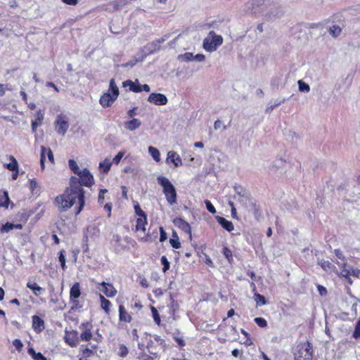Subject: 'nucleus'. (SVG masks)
<instances>
[{"mask_svg": "<svg viewBox=\"0 0 360 360\" xmlns=\"http://www.w3.org/2000/svg\"><path fill=\"white\" fill-rule=\"evenodd\" d=\"M222 253L230 264L233 262V253L231 249L224 246L222 249Z\"/></svg>", "mask_w": 360, "mask_h": 360, "instance_id": "e433bc0d", "label": "nucleus"}, {"mask_svg": "<svg viewBox=\"0 0 360 360\" xmlns=\"http://www.w3.org/2000/svg\"><path fill=\"white\" fill-rule=\"evenodd\" d=\"M148 224L147 217H138L136 219V231H146V226Z\"/></svg>", "mask_w": 360, "mask_h": 360, "instance_id": "a878e982", "label": "nucleus"}, {"mask_svg": "<svg viewBox=\"0 0 360 360\" xmlns=\"http://www.w3.org/2000/svg\"><path fill=\"white\" fill-rule=\"evenodd\" d=\"M159 229H160V241L164 242L167 238V233L165 232V231L162 226H160L159 228Z\"/></svg>", "mask_w": 360, "mask_h": 360, "instance_id": "6e6d98bb", "label": "nucleus"}, {"mask_svg": "<svg viewBox=\"0 0 360 360\" xmlns=\"http://www.w3.org/2000/svg\"><path fill=\"white\" fill-rule=\"evenodd\" d=\"M254 299L256 302L257 307H261L262 305H265L267 304V301L265 297L263 296L262 295H260L259 293L255 292L254 294Z\"/></svg>", "mask_w": 360, "mask_h": 360, "instance_id": "2f4dec72", "label": "nucleus"}, {"mask_svg": "<svg viewBox=\"0 0 360 360\" xmlns=\"http://www.w3.org/2000/svg\"><path fill=\"white\" fill-rule=\"evenodd\" d=\"M134 211H135L136 214L139 217H147V215L145 213V212L141 208L140 205L138 203L134 205Z\"/></svg>", "mask_w": 360, "mask_h": 360, "instance_id": "49530a36", "label": "nucleus"}, {"mask_svg": "<svg viewBox=\"0 0 360 360\" xmlns=\"http://www.w3.org/2000/svg\"><path fill=\"white\" fill-rule=\"evenodd\" d=\"M27 288H28L30 290H32L33 291V293L36 296H38V295H41L44 291V289L42 288L41 287L37 285V283H35V282H30V281H29L27 283Z\"/></svg>", "mask_w": 360, "mask_h": 360, "instance_id": "cd10ccee", "label": "nucleus"}, {"mask_svg": "<svg viewBox=\"0 0 360 360\" xmlns=\"http://www.w3.org/2000/svg\"><path fill=\"white\" fill-rule=\"evenodd\" d=\"M148 101L156 105H164L167 103V98L160 93H152L148 98Z\"/></svg>", "mask_w": 360, "mask_h": 360, "instance_id": "1a4fd4ad", "label": "nucleus"}, {"mask_svg": "<svg viewBox=\"0 0 360 360\" xmlns=\"http://www.w3.org/2000/svg\"><path fill=\"white\" fill-rule=\"evenodd\" d=\"M347 266V264L346 263H343L341 266V269H342V272H341V274H342V276L346 278H349V276L350 275H352L353 276H355V277H359V275H360V269H359L358 268H355V269H352V270L350 271L349 269H347L346 268Z\"/></svg>", "mask_w": 360, "mask_h": 360, "instance_id": "dca6fc26", "label": "nucleus"}, {"mask_svg": "<svg viewBox=\"0 0 360 360\" xmlns=\"http://www.w3.org/2000/svg\"><path fill=\"white\" fill-rule=\"evenodd\" d=\"M150 311H151V313H152V316H153V319L154 320V322L158 326H160V324H161V319H160V314H159V312H158V309L154 306H150Z\"/></svg>", "mask_w": 360, "mask_h": 360, "instance_id": "473e14b6", "label": "nucleus"}, {"mask_svg": "<svg viewBox=\"0 0 360 360\" xmlns=\"http://www.w3.org/2000/svg\"><path fill=\"white\" fill-rule=\"evenodd\" d=\"M205 204L206 205L207 210L212 214H215L217 210L214 206L212 204V202L209 200H205Z\"/></svg>", "mask_w": 360, "mask_h": 360, "instance_id": "de8ad7c7", "label": "nucleus"}, {"mask_svg": "<svg viewBox=\"0 0 360 360\" xmlns=\"http://www.w3.org/2000/svg\"><path fill=\"white\" fill-rule=\"evenodd\" d=\"M46 86L48 87H51L56 92H59V89L58 88V86L54 83H53L51 82H47L46 84Z\"/></svg>", "mask_w": 360, "mask_h": 360, "instance_id": "338daca9", "label": "nucleus"}, {"mask_svg": "<svg viewBox=\"0 0 360 360\" xmlns=\"http://www.w3.org/2000/svg\"><path fill=\"white\" fill-rule=\"evenodd\" d=\"M299 89L301 91L308 92L310 89L309 86L302 80L298 81Z\"/></svg>", "mask_w": 360, "mask_h": 360, "instance_id": "09e8293b", "label": "nucleus"}, {"mask_svg": "<svg viewBox=\"0 0 360 360\" xmlns=\"http://www.w3.org/2000/svg\"><path fill=\"white\" fill-rule=\"evenodd\" d=\"M217 222L227 231L231 232L234 229L233 224L223 217H216Z\"/></svg>", "mask_w": 360, "mask_h": 360, "instance_id": "aec40b11", "label": "nucleus"}, {"mask_svg": "<svg viewBox=\"0 0 360 360\" xmlns=\"http://www.w3.org/2000/svg\"><path fill=\"white\" fill-rule=\"evenodd\" d=\"M43 120H44V112L41 110H39L36 113V119L34 120V121H37L38 122L41 124L43 122Z\"/></svg>", "mask_w": 360, "mask_h": 360, "instance_id": "13d9d810", "label": "nucleus"}, {"mask_svg": "<svg viewBox=\"0 0 360 360\" xmlns=\"http://www.w3.org/2000/svg\"><path fill=\"white\" fill-rule=\"evenodd\" d=\"M222 43V37L216 34L214 31H210L208 36L203 40L202 46L205 51L212 52L221 46Z\"/></svg>", "mask_w": 360, "mask_h": 360, "instance_id": "20e7f679", "label": "nucleus"}, {"mask_svg": "<svg viewBox=\"0 0 360 360\" xmlns=\"http://www.w3.org/2000/svg\"><path fill=\"white\" fill-rule=\"evenodd\" d=\"M129 354L128 347L124 344H120L117 347V354L121 358L126 357Z\"/></svg>", "mask_w": 360, "mask_h": 360, "instance_id": "c756f323", "label": "nucleus"}, {"mask_svg": "<svg viewBox=\"0 0 360 360\" xmlns=\"http://www.w3.org/2000/svg\"><path fill=\"white\" fill-rule=\"evenodd\" d=\"M79 329L81 330L80 339L82 341L89 342L93 338V324L91 321L82 322L79 326Z\"/></svg>", "mask_w": 360, "mask_h": 360, "instance_id": "6e6552de", "label": "nucleus"}, {"mask_svg": "<svg viewBox=\"0 0 360 360\" xmlns=\"http://www.w3.org/2000/svg\"><path fill=\"white\" fill-rule=\"evenodd\" d=\"M81 295L80 284L76 282L71 287L70 290V300H77Z\"/></svg>", "mask_w": 360, "mask_h": 360, "instance_id": "4be33fe9", "label": "nucleus"}, {"mask_svg": "<svg viewBox=\"0 0 360 360\" xmlns=\"http://www.w3.org/2000/svg\"><path fill=\"white\" fill-rule=\"evenodd\" d=\"M77 178L71 176L70 186L66 188L63 194L58 195L54 200V205L60 212H65L78 201V207L75 211V215L79 214L85 205L84 190L77 185Z\"/></svg>", "mask_w": 360, "mask_h": 360, "instance_id": "f257e3e1", "label": "nucleus"}, {"mask_svg": "<svg viewBox=\"0 0 360 360\" xmlns=\"http://www.w3.org/2000/svg\"><path fill=\"white\" fill-rule=\"evenodd\" d=\"M312 345L309 341L300 344L295 353V360H312Z\"/></svg>", "mask_w": 360, "mask_h": 360, "instance_id": "39448f33", "label": "nucleus"}, {"mask_svg": "<svg viewBox=\"0 0 360 360\" xmlns=\"http://www.w3.org/2000/svg\"><path fill=\"white\" fill-rule=\"evenodd\" d=\"M146 341V347L150 354L155 356L161 350L166 349L165 340L158 335L146 334L145 336Z\"/></svg>", "mask_w": 360, "mask_h": 360, "instance_id": "f03ea898", "label": "nucleus"}, {"mask_svg": "<svg viewBox=\"0 0 360 360\" xmlns=\"http://www.w3.org/2000/svg\"><path fill=\"white\" fill-rule=\"evenodd\" d=\"M160 262L162 264V272L166 273L170 268V263L168 261L166 256H162L160 258Z\"/></svg>", "mask_w": 360, "mask_h": 360, "instance_id": "ea45409f", "label": "nucleus"}, {"mask_svg": "<svg viewBox=\"0 0 360 360\" xmlns=\"http://www.w3.org/2000/svg\"><path fill=\"white\" fill-rule=\"evenodd\" d=\"M59 262H60L61 268L65 270L66 269L65 264V250H62L59 252Z\"/></svg>", "mask_w": 360, "mask_h": 360, "instance_id": "c03bdc74", "label": "nucleus"}, {"mask_svg": "<svg viewBox=\"0 0 360 360\" xmlns=\"http://www.w3.org/2000/svg\"><path fill=\"white\" fill-rule=\"evenodd\" d=\"M109 91H111L112 94H110L113 96V97L116 98L118 97L119 89L115 84V79L113 78L110 80Z\"/></svg>", "mask_w": 360, "mask_h": 360, "instance_id": "7c9ffc66", "label": "nucleus"}, {"mask_svg": "<svg viewBox=\"0 0 360 360\" xmlns=\"http://www.w3.org/2000/svg\"><path fill=\"white\" fill-rule=\"evenodd\" d=\"M119 319L118 328L123 329L124 323H128L132 321L133 317L131 314L127 310L124 304H120L118 307Z\"/></svg>", "mask_w": 360, "mask_h": 360, "instance_id": "0eeeda50", "label": "nucleus"}, {"mask_svg": "<svg viewBox=\"0 0 360 360\" xmlns=\"http://www.w3.org/2000/svg\"><path fill=\"white\" fill-rule=\"evenodd\" d=\"M65 342L70 347H76L79 342L77 331L72 330L70 331H65Z\"/></svg>", "mask_w": 360, "mask_h": 360, "instance_id": "f8f14e48", "label": "nucleus"}, {"mask_svg": "<svg viewBox=\"0 0 360 360\" xmlns=\"http://www.w3.org/2000/svg\"><path fill=\"white\" fill-rule=\"evenodd\" d=\"M141 125V122L137 118H133L132 120H129L124 123V127L129 131H134L139 128Z\"/></svg>", "mask_w": 360, "mask_h": 360, "instance_id": "393cba45", "label": "nucleus"}, {"mask_svg": "<svg viewBox=\"0 0 360 360\" xmlns=\"http://www.w3.org/2000/svg\"><path fill=\"white\" fill-rule=\"evenodd\" d=\"M68 164L70 169L75 174H79V172L81 171L77 163L74 160H70L68 161Z\"/></svg>", "mask_w": 360, "mask_h": 360, "instance_id": "58836bf2", "label": "nucleus"}, {"mask_svg": "<svg viewBox=\"0 0 360 360\" xmlns=\"http://www.w3.org/2000/svg\"><path fill=\"white\" fill-rule=\"evenodd\" d=\"M129 4V0H114L110 2L113 11H119Z\"/></svg>", "mask_w": 360, "mask_h": 360, "instance_id": "bb28decb", "label": "nucleus"}, {"mask_svg": "<svg viewBox=\"0 0 360 360\" xmlns=\"http://www.w3.org/2000/svg\"><path fill=\"white\" fill-rule=\"evenodd\" d=\"M32 327L34 331L37 333L42 332L45 328L44 321L37 315H34L32 317Z\"/></svg>", "mask_w": 360, "mask_h": 360, "instance_id": "ddd939ff", "label": "nucleus"}, {"mask_svg": "<svg viewBox=\"0 0 360 360\" xmlns=\"http://www.w3.org/2000/svg\"><path fill=\"white\" fill-rule=\"evenodd\" d=\"M174 339L179 347H183L186 345L185 341L182 338L174 337Z\"/></svg>", "mask_w": 360, "mask_h": 360, "instance_id": "680f3d73", "label": "nucleus"}, {"mask_svg": "<svg viewBox=\"0 0 360 360\" xmlns=\"http://www.w3.org/2000/svg\"><path fill=\"white\" fill-rule=\"evenodd\" d=\"M167 161L172 162L175 167L182 165V160L179 154L175 151H169L167 153Z\"/></svg>", "mask_w": 360, "mask_h": 360, "instance_id": "f3484780", "label": "nucleus"}, {"mask_svg": "<svg viewBox=\"0 0 360 360\" xmlns=\"http://www.w3.org/2000/svg\"><path fill=\"white\" fill-rule=\"evenodd\" d=\"M32 358L34 360H47V359L40 352L36 353Z\"/></svg>", "mask_w": 360, "mask_h": 360, "instance_id": "69168bd1", "label": "nucleus"}, {"mask_svg": "<svg viewBox=\"0 0 360 360\" xmlns=\"http://www.w3.org/2000/svg\"><path fill=\"white\" fill-rule=\"evenodd\" d=\"M13 229L21 230L22 229V225L21 224H12L10 222H6L5 224H3L1 227V233H8Z\"/></svg>", "mask_w": 360, "mask_h": 360, "instance_id": "b1692460", "label": "nucleus"}, {"mask_svg": "<svg viewBox=\"0 0 360 360\" xmlns=\"http://www.w3.org/2000/svg\"><path fill=\"white\" fill-rule=\"evenodd\" d=\"M124 155V151H120L115 155V157L112 159V163H114L115 165H118L120 162V160L123 158Z\"/></svg>", "mask_w": 360, "mask_h": 360, "instance_id": "8fccbe9b", "label": "nucleus"}, {"mask_svg": "<svg viewBox=\"0 0 360 360\" xmlns=\"http://www.w3.org/2000/svg\"><path fill=\"white\" fill-rule=\"evenodd\" d=\"M333 252L339 259L343 262L345 261V257L344 256L343 252L340 249H335Z\"/></svg>", "mask_w": 360, "mask_h": 360, "instance_id": "5fc2aeb1", "label": "nucleus"}, {"mask_svg": "<svg viewBox=\"0 0 360 360\" xmlns=\"http://www.w3.org/2000/svg\"><path fill=\"white\" fill-rule=\"evenodd\" d=\"M157 355L150 356L145 352H141L138 356L139 360H157Z\"/></svg>", "mask_w": 360, "mask_h": 360, "instance_id": "37998d69", "label": "nucleus"}, {"mask_svg": "<svg viewBox=\"0 0 360 360\" xmlns=\"http://www.w3.org/2000/svg\"><path fill=\"white\" fill-rule=\"evenodd\" d=\"M158 183L162 186V192L169 205H174L177 201V194L174 185L165 176H159L157 178Z\"/></svg>", "mask_w": 360, "mask_h": 360, "instance_id": "7ed1b4c3", "label": "nucleus"}, {"mask_svg": "<svg viewBox=\"0 0 360 360\" xmlns=\"http://www.w3.org/2000/svg\"><path fill=\"white\" fill-rule=\"evenodd\" d=\"M174 223L176 226H177L179 228L182 229L186 233H191V226L190 224L186 221L185 220L181 219V218H176L174 220Z\"/></svg>", "mask_w": 360, "mask_h": 360, "instance_id": "5701e85b", "label": "nucleus"}, {"mask_svg": "<svg viewBox=\"0 0 360 360\" xmlns=\"http://www.w3.org/2000/svg\"><path fill=\"white\" fill-rule=\"evenodd\" d=\"M123 87H129V90L134 93L141 92L140 84L139 83V80L136 79L135 82H133L130 79H127L122 83Z\"/></svg>", "mask_w": 360, "mask_h": 360, "instance_id": "6ab92c4d", "label": "nucleus"}, {"mask_svg": "<svg viewBox=\"0 0 360 360\" xmlns=\"http://www.w3.org/2000/svg\"><path fill=\"white\" fill-rule=\"evenodd\" d=\"M136 110H137V108L136 107H134L132 109H130L128 112H127V115L129 117H133L136 114Z\"/></svg>", "mask_w": 360, "mask_h": 360, "instance_id": "774afa93", "label": "nucleus"}, {"mask_svg": "<svg viewBox=\"0 0 360 360\" xmlns=\"http://www.w3.org/2000/svg\"><path fill=\"white\" fill-rule=\"evenodd\" d=\"M111 165L112 162L108 159H105L99 163V167L102 169L103 172L105 174L110 171Z\"/></svg>", "mask_w": 360, "mask_h": 360, "instance_id": "f704fd0d", "label": "nucleus"}, {"mask_svg": "<svg viewBox=\"0 0 360 360\" xmlns=\"http://www.w3.org/2000/svg\"><path fill=\"white\" fill-rule=\"evenodd\" d=\"M82 354L85 357H89L93 354V351L91 349L86 347L82 350Z\"/></svg>", "mask_w": 360, "mask_h": 360, "instance_id": "bf43d9fd", "label": "nucleus"}, {"mask_svg": "<svg viewBox=\"0 0 360 360\" xmlns=\"http://www.w3.org/2000/svg\"><path fill=\"white\" fill-rule=\"evenodd\" d=\"M46 155L49 159V161L53 164L54 163V158L53 154L51 150L49 148H46L44 146H41V157H40V165L42 169H44V164L46 160Z\"/></svg>", "mask_w": 360, "mask_h": 360, "instance_id": "9b49d317", "label": "nucleus"}, {"mask_svg": "<svg viewBox=\"0 0 360 360\" xmlns=\"http://www.w3.org/2000/svg\"><path fill=\"white\" fill-rule=\"evenodd\" d=\"M169 243L172 246V248L175 249H179L181 247V243L179 241V237L176 233L174 232L172 234V238L169 239Z\"/></svg>", "mask_w": 360, "mask_h": 360, "instance_id": "c9c22d12", "label": "nucleus"}, {"mask_svg": "<svg viewBox=\"0 0 360 360\" xmlns=\"http://www.w3.org/2000/svg\"><path fill=\"white\" fill-rule=\"evenodd\" d=\"M72 302V305L71 307L72 309H77L80 307H82V305L79 304L78 299L77 300H70Z\"/></svg>", "mask_w": 360, "mask_h": 360, "instance_id": "052dcab7", "label": "nucleus"}, {"mask_svg": "<svg viewBox=\"0 0 360 360\" xmlns=\"http://www.w3.org/2000/svg\"><path fill=\"white\" fill-rule=\"evenodd\" d=\"M77 175L79 176L77 177V185L82 188V186L91 187L94 184V176L86 168L80 171Z\"/></svg>", "mask_w": 360, "mask_h": 360, "instance_id": "423d86ee", "label": "nucleus"}, {"mask_svg": "<svg viewBox=\"0 0 360 360\" xmlns=\"http://www.w3.org/2000/svg\"><path fill=\"white\" fill-rule=\"evenodd\" d=\"M100 285L103 287L102 291L108 297H113L117 293V290L112 283L103 281L100 283Z\"/></svg>", "mask_w": 360, "mask_h": 360, "instance_id": "4468645a", "label": "nucleus"}, {"mask_svg": "<svg viewBox=\"0 0 360 360\" xmlns=\"http://www.w3.org/2000/svg\"><path fill=\"white\" fill-rule=\"evenodd\" d=\"M341 28L339 25H333L329 28V32L330 34H332L333 37H338L341 33Z\"/></svg>", "mask_w": 360, "mask_h": 360, "instance_id": "a19ab883", "label": "nucleus"}, {"mask_svg": "<svg viewBox=\"0 0 360 360\" xmlns=\"http://www.w3.org/2000/svg\"><path fill=\"white\" fill-rule=\"evenodd\" d=\"M317 289L321 295L323 296V295H326L327 294V290L324 286H323L321 285H318Z\"/></svg>", "mask_w": 360, "mask_h": 360, "instance_id": "e2e57ef3", "label": "nucleus"}, {"mask_svg": "<svg viewBox=\"0 0 360 360\" xmlns=\"http://www.w3.org/2000/svg\"><path fill=\"white\" fill-rule=\"evenodd\" d=\"M6 90L11 91V88L9 86L8 84H0V96H3L6 94Z\"/></svg>", "mask_w": 360, "mask_h": 360, "instance_id": "4d7b16f0", "label": "nucleus"}, {"mask_svg": "<svg viewBox=\"0 0 360 360\" xmlns=\"http://www.w3.org/2000/svg\"><path fill=\"white\" fill-rule=\"evenodd\" d=\"M10 162L6 165V167L10 171L18 170L19 169L18 162L14 156H9Z\"/></svg>", "mask_w": 360, "mask_h": 360, "instance_id": "c85d7f7f", "label": "nucleus"}, {"mask_svg": "<svg viewBox=\"0 0 360 360\" xmlns=\"http://www.w3.org/2000/svg\"><path fill=\"white\" fill-rule=\"evenodd\" d=\"M352 336L355 339L360 338V320L356 323Z\"/></svg>", "mask_w": 360, "mask_h": 360, "instance_id": "603ef678", "label": "nucleus"}, {"mask_svg": "<svg viewBox=\"0 0 360 360\" xmlns=\"http://www.w3.org/2000/svg\"><path fill=\"white\" fill-rule=\"evenodd\" d=\"M117 98L110 93H104L100 98V104L103 108L110 107Z\"/></svg>", "mask_w": 360, "mask_h": 360, "instance_id": "2eb2a0df", "label": "nucleus"}, {"mask_svg": "<svg viewBox=\"0 0 360 360\" xmlns=\"http://www.w3.org/2000/svg\"><path fill=\"white\" fill-rule=\"evenodd\" d=\"M56 131L63 136L65 134L69 127L68 122L62 115H58L55 122Z\"/></svg>", "mask_w": 360, "mask_h": 360, "instance_id": "9d476101", "label": "nucleus"}, {"mask_svg": "<svg viewBox=\"0 0 360 360\" xmlns=\"http://www.w3.org/2000/svg\"><path fill=\"white\" fill-rule=\"evenodd\" d=\"M99 300L101 302V307L105 311V313L108 315L110 313V307H112V303L110 300L106 299L103 295H99Z\"/></svg>", "mask_w": 360, "mask_h": 360, "instance_id": "412c9836", "label": "nucleus"}, {"mask_svg": "<svg viewBox=\"0 0 360 360\" xmlns=\"http://www.w3.org/2000/svg\"><path fill=\"white\" fill-rule=\"evenodd\" d=\"M179 60L182 61H191L194 59V56L192 53L186 52L178 56Z\"/></svg>", "mask_w": 360, "mask_h": 360, "instance_id": "79ce46f5", "label": "nucleus"}, {"mask_svg": "<svg viewBox=\"0 0 360 360\" xmlns=\"http://www.w3.org/2000/svg\"><path fill=\"white\" fill-rule=\"evenodd\" d=\"M37 187L38 184L35 179H32L29 180V188L32 192H34Z\"/></svg>", "mask_w": 360, "mask_h": 360, "instance_id": "864d4df0", "label": "nucleus"}, {"mask_svg": "<svg viewBox=\"0 0 360 360\" xmlns=\"http://www.w3.org/2000/svg\"><path fill=\"white\" fill-rule=\"evenodd\" d=\"M148 151L150 155L156 162H159L160 160V154L159 150L153 146H149Z\"/></svg>", "mask_w": 360, "mask_h": 360, "instance_id": "4c0bfd02", "label": "nucleus"}, {"mask_svg": "<svg viewBox=\"0 0 360 360\" xmlns=\"http://www.w3.org/2000/svg\"><path fill=\"white\" fill-rule=\"evenodd\" d=\"M318 264L326 272L332 273L337 271L335 266L328 260L319 259L318 261Z\"/></svg>", "mask_w": 360, "mask_h": 360, "instance_id": "a211bd4d", "label": "nucleus"}, {"mask_svg": "<svg viewBox=\"0 0 360 360\" xmlns=\"http://www.w3.org/2000/svg\"><path fill=\"white\" fill-rule=\"evenodd\" d=\"M107 192L106 189H101L98 193V202H103L104 194Z\"/></svg>", "mask_w": 360, "mask_h": 360, "instance_id": "0e129e2a", "label": "nucleus"}, {"mask_svg": "<svg viewBox=\"0 0 360 360\" xmlns=\"http://www.w3.org/2000/svg\"><path fill=\"white\" fill-rule=\"evenodd\" d=\"M254 321L260 328H265L267 326V321L262 317H257L254 319Z\"/></svg>", "mask_w": 360, "mask_h": 360, "instance_id": "a18cd8bd", "label": "nucleus"}, {"mask_svg": "<svg viewBox=\"0 0 360 360\" xmlns=\"http://www.w3.org/2000/svg\"><path fill=\"white\" fill-rule=\"evenodd\" d=\"M9 203L10 199L8 193L4 191L1 195H0V207H4L7 208Z\"/></svg>", "mask_w": 360, "mask_h": 360, "instance_id": "72a5a7b5", "label": "nucleus"}, {"mask_svg": "<svg viewBox=\"0 0 360 360\" xmlns=\"http://www.w3.org/2000/svg\"><path fill=\"white\" fill-rule=\"evenodd\" d=\"M13 345L18 352H21L23 347V344L20 339H15L13 341Z\"/></svg>", "mask_w": 360, "mask_h": 360, "instance_id": "3c124183", "label": "nucleus"}]
</instances>
